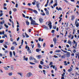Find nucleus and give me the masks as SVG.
Wrapping results in <instances>:
<instances>
[{
	"label": "nucleus",
	"mask_w": 79,
	"mask_h": 79,
	"mask_svg": "<svg viewBox=\"0 0 79 79\" xmlns=\"http://www.w3.org/2000/svg\"><path fill=\"white\" fill-rule=\"evenodd\" d=\"M23 40H22V42L21 43V44H23Z\"/></svg>",
	"instance_id": "69168bd1"
},
{
	"label": "nucleus",
	"mask_w": 79,
	"mask_h": 79,
	"mask_svg": "<svg viewBox=\"0 0 79 79\" xmlns=\"http://www.w3.org/2000/svg\"><path fill=\"white\" fill-rule=\"evenodd\" d=\"M10 58H12V56H13V54L12 53V52H11V51H10Z\"/></svg>",
	"instance_id": "f8f14e48"
},
{
	"label": "nucleus",
	"mask_w": 79,
	"mask_h": 79,
	"mask_svg": "<svg viewBox=\"0 0 79 79\" xmlns=\"http://www.w3.org/2000/svg\"><path fill=\"white\" fill-rule=\"evenodd\" d=\"M40 15L42 16H45V13L44 12L41 13Z\"/></svg>",
	"instance_id": "2eb2a0df"
},
{
	"label": "nucleus",
	"mask_w": 79,
	"mask_h": 79,
	"mask_svg": "<svg viewBox=\"0 0 79 79\" xmlns=\"http://www.w3.org/2000/svg\"><path fill=\"white\" fill-rule=\"evenodd\" d=\"M48 26H49V27L50 28V29H52V23L51 22H50L49 24H48Z\"/></svg>",
	"instance_id": "20e7f679"
},
{
	"label": "nucleus",
	"mask_w": 79,
	"mask_h": 79,
	"mask_svg": "<svg viewBox=\"0 0 79 79\" xmlns=\"http://www.w3.org/2000/svg\"><path fill=\"white\" fill-rule=\"evenodd\" d=\"M50 47H51V48H52V47H53V44H51V45H50Z\"/></svg>",
	"instance_id": "0e129e2a"
},
{
	"label": "nucleus",
	"mask_w": 79,
	"mask_h": 79,
	"mask_svg": "<svg viewBox=\"0 0 79 79\" xmlns=\"http://www.w3.org/2000/svg\"><path fill=\"white\" fill-rule=\"evenodd\" d=\"M43 27H44V29L46 30H48V27H47V26L45 25H43Z\"/></svg>",
	"instance_id": "1a4fd4ad"
},
{
	"label": "nucleus",
	"mask_w": 79,
	"mask_h": 79,
	"mask_svg": "<svg viewBox=\"0 0 79 79\" xmlns=\"http://www.w3.org/2000/svg\"><path fill=\"white\" fill-rule=\"evenodd\" d=\"M34 60H35V61H34L35 63H37L39 62L38 61L36 60V59H34Z\"/></svg>",
	"instance_id": "393cba45"
},
{
	"label": "nucleus",
	"mask_w": 79,
	"mask_h": 79,
	"mask_svg": "<svg viewBox=\"0 0 79 79\" xmlns=\"http://www.w3.org/2000/svg\"><path fill=\"white\" fill-rule=\"evenodd\" d=\"M13 53L14 56H15V57H16V56L15 55V51L13 52Z\"/></svg>",
	"instance_id": "a19ab883"
},
{
	"label": "nucleus",
	"mask_w": 79,
	"mask_h": 79,
	"mask_svg": "<svg viewBox=\"0 0 79 79\" xmlns=\"http://www.w3.org/2000/svg\"><path fill=\"white\" fill-rule=\"evenodd\" d=\"M13 10L14 11H17V10L16 9V8H15L14 9H13Z\"/></svg>",
	"instance_id": "72a5a7b5"
},
{
	"label": "nucleus",
	"mask_w": 79,
	"mask_h": 79,
	"mask_svg": "<svg viewBox=\"0 0 79 79\" xmlns=\"http://www.w3.org/2000/svg\"><path fill=\"white\" fill-rule=\"evenodd\" d=\"M32 11H33V12H34V13H35V14H37V13H38V12L36 10H32Z\"/></svg>",
	"instance_id": "4468645a"
},
{
	"label": "nucleus",
	"mask_w": 79,
	"mask_h": 79,
	"mask_svg": "<svg viewBox=\"0 0 79 79\" xmlns=\"http://www.w3.org/2000/svg\"><path fill=\"white\" fill-rule=\"evenodd\" d=\"M31 25H39L38 23H35V20H33V19H32L31 20Z\"/></svg>",
	"instance_id": "f257e3e1"
},
{
	"label": "nucleus",
	"mask_w": 79,
	"mask_h": 79,
	"mask_svg": "<svg viewBox=\"0 0 79 79\" xmlns=\"http://www.w3.org/2000/svg\"><path fill=\"white\" fill-rule=\"evenodd\" d=\"M30 64H35L33 63V62H30Z\"/></svg>",
	"instance_id": "a18cd8bd"
},
{
	"label": "nucleus",
	"mask_w": 79,
	"mask_h": 79,
	"mask_svg": "<svg viewBox=\"0 0 79 79\" xmlns=\"http://www.w3.org/2000/svg\"><path fill=\"white\" fill-rule=\"evenodd\" d=\"M39 21L40 23H42L43 22V19L40 17L39 19Z\"/></svg>",
	"instance_id": "6e6552de"
},
{
	"label": "nucleus",
	"mask_w": 79,
	"mask_h": 79,
	"mask_svg": "<svg viewBox=\"0 0 79 79\" xmlns=\"http://www.w3.org/2000/svg\"><path fill=\"white\" fill-rule=\"evenodd\" d=\"M46 44H45V43H44L43 45V46L44 47H45V46Z\"/></svg>",
	"instance_id": "13d9d810"
},
{
	"label": "nucleus",
	"mask_w": 79,
	"mask_h": 79,
	"mask_svg": "<svg viewBox=\"0 0 79 79\" xmlns=\"http://www.w3.org/2000/svg\"><path fill=\"white\" fill-rule=\"evenodd\" d=\"M36 57H37L38 59H40V58H41V56L40 55H38L36 56Z\"/></svg>",
	"instance_id": "ddd939ff"
},
{
	"label": "nucleus",
	"mask_w": 79,
	"mask_h": 79,
	"mask_svg": "<svg viewBox=\"0 0 79 79\" xmlns=\"http://www.w3.org/2000/svg\"><path fill=\"white\" fill-rule=\"evenodd\" d=\"M4 41V40H0V42L1 44H2V43H3Z\"/></svg>",
	"instance_id": "473e14b6"
},
{
	"label": "nucleus",
	"mask_w": 79,
	"mask_h": 79,
	"mask_svg": "<svg viewBox=\"0 0 79 79\" xmlns=\"http://www.w3.org/2000/svg\"><path fill=\"white\" fill-rule=\"evenodd\" d=\"M41 38H39L38 39V40H39V41H40H40H41Z\"/></svg>",
	"instance_id": "864d4df0"
},
{
	"label": "nucleus",
	"mask_w": 79,
	"mask_h": 79,
	"mask_svg": "<svg viewBox=\"0 0 79 79\" xmlns=\"http://www.w3.org/2000/svg\"><path fill=\"white\" fill-rule=\"evenodd\" d=\"M70 69H69L68 70V71L69 72H71V71H72L73 69L71 68V67L70 68Z\"/></svg>",
	"instance_id": "aec40b11"
},
{
	"label": "nucleus",
	"mask_w": 79,
	"mask_h": 79,
	"mask_svg": "<svg viewBox=\"0 0 79 79\" xmlns=\"http://www.w3.org/2000/svg\"><path fill=\"white\" fill-rule=\"evenodd\" d=\"M17 74H19V75H20V76H22V74H21V73H18Z\"/></svg>",
	"instance_id": "de8ad7c7"
},
{
	"label": "nucleus",
	"mask_w": 79,
	"mask_h": 79,
	"mask_svg": "<svg viewBox=\"0 0 79 79\" xmlns=\"http://www.w3.org/2000/svg\"><path fill=\"white\" fill-rule=\"evenodd\" d=\"M77 23H77V19H76L75 22V24H77Z\"/></svg>",
	"instance_id": "412c9836"
},
{
	"label": "nucleus",
	"mask_w": 79,
	"mask_h": 79,
	"mask_svg": "<svg viewBox=\"0 0 79 79\" xmlns=\"http://www.w3.org/2000/svg\"><path fill=\"white\" fill-rule=\"evenodd\" d=\"M18 4L17 3H16V4L15 7H16V8H18Z\"/></svg>",
	"instance_id": "5fc2aeb1"
},
{
	"label": "nucleus",
	"mask_w": 79,
	"mask_h": 79,
	"mask_svg": "<svg viewBox=\"0 0 79 79\" xmlns=\"http://www.w3.org/2000/svg\"><path fill=\"white\" fill-rule=\"evenodd\" d=\"M22 15H23V17L25 18H26V16H25V15H24L23 14H22Z\"/></svg>",
	"instance_id": "3c124183"
},
{
	"label": "nucleus",
	"mask_w": 79,
	"mask_h": 79,
	"mask_svg": "<svg viewBox=\"0 0 79 79\" xmlns=\"http://www.w3.org/2000/svg\"><path fill=\"white\" fill-rule=\"evenodd\" d=\"M76 26L77 27H79V23H76Z\"/></svg>",
	"instance_id": "c85d7f7f"
},
{
	"label": "nucleus",
	"mask_w": 79,
	"mask_h": 79,
	"mask_svg": "<svg viewBox=\"0 0 79 79\" xmlns=\"http://www.w3.org/2000/svg\"><path fill=\"white\" fill-rule=\"evenodd\" d=\"M9 52V51L8 50H5L4 51V52H5V53H8Z\"/></svg>",
	"instance_id": "f704fd0d"
},
{
	"label": "nucleus",
	"mask_w": 79,
	"mask_h": 79,
	"mask_svg": "<svg viewBox=\"0 0 79 79\" xmlns=\"http://www.w3.org/2000/svg\"><path fill=\"white\" fill-rule=\"evenodd\" d=\"M54 58H58V56H57L56 55H54Z\"/></svg>",
	"instance_id": "09e8293b"
},
{
	"label": "nucleus",
	"mask_w": 79,
	"mask_h": 79,
	"mask_svg": "<svg viewBox=\"0 0 79 79\" xmlns=\"http://www.w3.org/2000/svg\"><path fill=\"white\" fill-rule=\"evenodd\" d=\"M55 6H57V3H55V4H54L53 5V6H54V7H55Z\"/></svg>",
	"instance_id": "58836bf2"
},
{
	"label": "nucleus",
	"mask_w": 79,
	"mask_h": 79,
	"mask_svg": "<svg viewBox=\"0 0 79 79\" xmlns=\"http://www.w3.org/2000/svg\"><path fill=\"white\" fill-rule=\"evenodd\" d=\"M40 63L41 64H42V65H43V64H44V62H43L42 61H41L40 62Z\"/></svg>",
	"instance_id": "4c0bfd02"
},
{
	"label": "nucleus",
	"mask_w": 79,
	"mask_h": 79,
	"mask_svg": "<svg viewBox=\"0 0 79 79\" xmlns=\"http://www.w3.org/2000/svg\"><path fill=\"white\" fill-rule=\"evenodd\" d=\"M11 49L12 50H15V47L12 46L11 48Z\"/></svg>",
	"instance_id": "bb28decb"
},
{
	"label": "nucleus",
	"mask_w": 79,
	"mask_h": 79,
	"mask_svg": "<svg viewBox=\"0 0 79 79\" xmlns=\"http://www.w3.org/2000/svg\"><path fill=\"white\" fill-rule=\"evenodd\" d=\"M8 75L9 76H12V73H9Z\"/></svg>",
	"instance_id": "8fccbe9b"
},
{
	"label": "nucleus",
	"mask_w": 79,
	"mask_h": 79,
	"mask_svg": "<svg viewBox=\"0 0 79 79\" xmlns=\"http://www.w3.org/2000/svg\"><path fill=\"white\" fill-rule=\"evenodd\" d=\"M74 19H75V15H72L71 16V20L72 21H73V20H74Z\"/></svg>",
	"instance_id": "0eeeda50"
},
{
	"label": "nucleus",
	"mask_w": 79,
	"mask_h": 79,
	"mask_svg": "<svg viewBox=\"0 0 79 79\" xmlns=\"http://www.w3.org/2000/svg\"><path fill=\"white\" fill-rule=\"evenodd\" d=\"M28 46L27 45H26V47H25V48L26 49H27V48H28Z\"/></svg>",
	"instance_id": "680f3d73"
},
{
	"label": "nucleus",
	"mask_w": 79,
	"mask_h": 79,
	"mask_svg": "<svg viewBox=\"0 0 79 79\" xmlns=\"http://www.w3.org/2000/svg\"><path fill=\"white\" fill-rule=\"evenodd\" d=\"M31 31H32V29H29L28 30V32H31Z\"/></svg>",
	"instance_id": "bf43d9fd"
},
{
	"label": "nucleus",
	"mask_w": 79,
	"mask_h": 79,
	"mask_svg": "<svg viewBox=\"0 0 79 79\" xmlns=\"http://www.w3.org/2000/svg\"><path fill=\"white\" fill-rule=\"evenodd\" d=\"M4 26H5V27H6L7 28H8V25H6V24H4Z\"/></svg>",
	"instance_id": "7c9ffc66"
},
{
	"label": "nucleus",
	"mask_w": 79,
	"mask_h": 79,
	"mask_svg": "<svg viewBox=\"0 0 79 79\" xmlns=\"http://www.w3.org/2000/svg\"><path fill=\"white\" fill-rule=\"evenodd\" d=\"M70 56V52H67L66 53V57L69 58Z\"/></svg>",
	"instance_id": "7ed1b4c3"
},
{
	"label": "nucleus",
	"mask_w": 79,
	"mask_h": 79,
	"mask_svg": "<svg viewBox=\"0 0 79 79\" xmlns=\"http://www.w3.org/2000/svg\"><path fill=\"white\" fill-rule=\"evenodd\" d=\"M30 60H34V58H32L31 56L30 57Z\"/></svg>",
	"instance_id": "c03bdc74"
},
{
	"label": "nucleus",
	"mask_w": 79,
	"mask_h": 79,
	"mask_svg": "<svg viewBox=\"0 0 79 79\" xmlns=\"http://www.w3.org/2000/svg\"><path fill=\"white\" fill-rule=\"evenodd\" d=\"M73 13V11H72V10H71L70 12H67L66 14H69V13Z\"/></svg>",
	"instance_id": "49530a36"
},
{
	"label": "nucleus",
	"mask_w": 79,
	"mask_h": 79,
	"mask_svg": "<svg viewBox=\"0 0 79 79\" xmlns=\"http://www.w3.org/2000/svg\"><path fill=\"white\" fill-rule=\"evenodd\" d=\"M27 51H28V52L29 53H32V52H31V50L30 49V48H29V47H28V48L27 49Z\"/></svg>",
	"instance_id": "39448f33"
},
{
	"label": "nucleus",
	"mask_w": 79,
	"mask_h": 79,
	"mask_svg": "<svg viewBox=\"0 0 79 79\" xmlns=\"http://www.w3.org/2000/svg\"><path fill=\"white\" fill-rule=\"evenodd\" d=\"M26 23L27 25H29V22H28V21H27L26 22Z\"/></svg>",
	"instance_id": "2f4dec72"
},
{
	"label": "nucleus",
	"mask_w": 79,
	"mask_h": 79,
	"mask_svg": "<svg viewBox=\"0 0 79 79\" xmlns=\"http://www.w3.org/2000/svg\"><path fill=\"white\" fill-rule=\"evenodd\" d=\"M55 53H60L61 52V50H57L55 51Z\"/></svg>",
	"instance_id": "9b49d317"
},
{
	"label": "nucleus",
	"mask_w": 79,
	"mask_h": 79,
	"mask_svg": "<svg viewBox=\"0 0 79 79\" xmlns=\"http://www.w3.org/2000/svg\"><path fill=\"white\" fill-rule=\"evenodd\" d=\"M48 6V3H47L45 5V7H47Z\"/></svg>",
	"instance_id": "052dcab7"
},
{
	"label": "nucleus",
	"mask_w": 79,
	"mask_h": 79,
	"mask_svg": "<svg viewBox=\"0 0 79 79\" xmlns=\"http://www.w3.org/2000/svg\"><path fill=\"white\" fill-rule=\"evenodd\" d=\"M31 76H32V73H29L27 74V77H30Z\"/></svg>",
	"instance_id": "f03ea898"
},
{
	"label": "nucleus",
	"mask_w": 79,
	"mask_h": 79,
	"mask_svg": "<svg viewBox=\"0 0 79 79\" xmlns=\"http://www.w3.org/2000/svg\"><path fill=\"white\" fill-rule=\"evenodd\" d=\"M3 46L5 48H8V46H6V44H3Z\"/></svg>",
	"instance_id": "f3484780"
},
{
	"label": "nucleus",
	"mask_w": 79,
	"mask_h": 79,
	"mask_svg": "<svg viewBox=\"0 0 79 79\" xmlns=\"http://www.w3.org/2000/svg\"><path fill=\"white\" fill-rule=\"evenodd\" d=\"M52 64L53 63L52 62H50V64H49V65H52Z\"/></svg>",
	"instance_id": "4d7b16f0"
},
{
	"label": "nucleus",
	"mask_w": 79,
	"mask_h": 79,
	"mask_svg": "<svg viewBox=\"0 0 79 79\" xmlns=\"http://www.w3.org/2000/svg\"><path fill=\"white\" fill-rule=\"evenodd\" d=\"M60 11H61L62 10V9L60 7H59L58 8V11H60Z\"/></svg>",
	"instance_id": "e433bc0d"
},
{
	"label": "nucleus",
	"mask_w": 79,
	"mask_h": 79,
	"mask_svg": "<svg viewBox=\"0 0 79 79\" xmlns=\"http://www.w3.org/2000/svg\"><path fill=\"white\" fill-rule=\"evenodd\" d=\"M39 68H40V69H42V65H39Z\"/></svg>",
	"instance_id": "37998d69"
},
{
	"label": "nucleus",
	"mask_w": 79,
	"mask_h": 79,
	"mask_svg": "<svg viewBox=\"0 0 79 79\" xmlns=\"http://www.w3.org/2000/svg\"><path fill=\"white\" fill-rule=\"evenodd\" d=\"M27 59H28L27 57L25 58V60H26V61H27Z\"/></svg>",
	"instance_id": "774afa93"
},
{
	"label": "nucleus",
	"mask_w": 79,
	"mask_h": 79,
	"mask_svg": "<svg viewBox=\"0 0 79 79\" xmlns=\"http://www.w3.org/2000/svg\"><path fill=\"white\" fill-rule=\"evenodd\" d=\"M40 51H41V49H36V52H40Z\"/></svg>",
	"instance_id": "9d476101"
},
{
	"label": "nucleus",
	"mask_w": 79,
	"mask_h": 79,
	"mask_svg": "<svg viewBox=\"0 0 79 79\" xmlns=\"http://www.w3.org/2000/svg\"><path fill=\"white\" fill-rule=\"evenodd\" d=\"M36 6H37V7L38 8H39V3H38V4H37V5H36Z\"/></svg>",
	"instance_id": "c756f323"
},
{
	"label": "nucleus",
	"mask_w": 79,
	"mask_h": 79,
	"mask_svg": "<svg viewBox=\"0 0 79 79\" xmlns=\"http://www.w3.org/2000/svg\"><path fill=\"white\" fill-rule=\"evenodd\" d=\"M1 29H3V26L2 25H0V30H1Z\"/></svg>",
	"instance_id": "c9c22d12"
},
{
	"label": "nucleus",
	"mask_w": 79,
	"mask_h": 79,
	"mask_svg": "<svg viewBox=\"0 0 79 79\" xmlns=\"http://www.w3.org/2000/svg\"><path fill=\"white\" fill-rule=\"evenodd\" d=\"M4 68L5 69V70H8V69L6 67H4Z\"/></svg>",
	"instance_id": "ea45409f"
},
{
	"label": "nucleus",
	"mask_w": 79,
	"mask_h": 79,
	"mask_svg": "<svg viewBox=\"0 0 79 79\" xmlns=\"http://www.w3.org/2000/svg\"><path fill=\"white\" fill-rule=\"evenodd\" d=\"M64 64L65 65V66H67L68 65V64H67V62L66 61H64Z\"/></svg>",
	"instance_id": "dca6fc26"
},
{
	"label": "nucleus",
	"mask_w": 79,
	"mask_h": 79,
	"mask_svg": "<svg viewBox=\"0 0 79 79\" xmlns=\"http://www.w3.org/2000/svg\"><path fill=\"white\" fill-rule=\"evenodd\" d=\"M9 15H11V11H9Z\"/></svg>",
	"instance_id": "338daca9"
},
{
	"label": "nucleus",
	"mask_w": 79,
	"mask_h": 79,
	"mask_svg": "<svg viewBox=\"0 0 79 79\" xmlns=\"http://www.w3.org/2000/svg\"><path fill=\"white\" fill-rule=\"evenodd\" d=\"M12 26L13 28H14V23L13 22H12Z\"/></svg>",
	"instance_id": "79ce46f5"
},
{
	"label": "nucleus",
	"mask_w": 79,
	"mask_h": 79,
	"mask_svg": "<svg viewBox=\"0 0 79 79\" xmlns=\"http://www.w3.org/2000/svg\"><path fill=\"white\" fill-rule=\"evenodd\" d=\"M12 44H14V45H17V43H16V42H14Z\"/></svg>",
	"instance_id": "a878e982"
},
{
	"label": "nucleus",
	"mask_w": 79,
	"mask_h": 79,
	"mask_svg": "<svg viewBox=\"0 0 79 79\" xmlns=\"http://www.w3.org/2000/svg\"><path fill=\"white\" fill-rule=\"evenodd\" d=\"M71 36H72V35H71V34H70L68 36V37H69V38H70Z\"/></svg>",
	"instance_id": "603ef678"
},
{
	"label": "nucleus",
	"mask_w": 79,
	"mask_h": 79,
	"mask_svg": "<svg viewBox=\"0 0 79 79\" xmlns=\"http://www.w3.org/2000/svg\"><path fill=\"white\" fill-rule=\"evenodd\" d=\"M55 55H56L57 56H58L59 57H61V55L60 54L57 53V54H56Z\"/></svg>",
	"instance_id": "4be33fe9"
},
{
	"label": "nucleus",
	"mask_w": 79,
	"mask_h": 79,
	"mask_svg": "<svg viewBox=\"0 0 79 79\" xmlns=\"http://www.w3.org/2000/svg\"><path fill=\"white\" fill-rule=\"evenodd\" d=\"M2 16H3V13H2L1 14H0V17Z\"/></svg>",
	"instance_id": "e2e57ef3"
},
{
	"label": "nucleus",
	"mask_w": 79,
	"mask_h": 79,
	"mask_svg": "<svg viewBox=\"0 0 79 79\" xmlns=\"http://www.w3.org/2000/svg\"><path fill=\"white\" fill-rule=\"evenodd\" d=\"M61 58L62 59H65V56H61Z\"/></svg>",
	"instance_id": "cd10ccee"
},
{
	"label": "nucleus",
	"mask_w": 79,
	"mask_h": 79,
	"mask_svg": "<svg viewBox=\"0 0 79 79\" xmlns=\"http://www.w3.org/2000/svg\"><path fill=\"white\" fill-rule=\"evenodd\" d=\"M53 28L54 29H56V26H54L53 27Z\"/></svg>",
	"instance_id": "6e6d98bb"
},
{
	"label": "nucleus",
	"mask_w": 79,
	"mask_h": 79,
	"mask_svg": "<svg viewBox=\"0 0 79 79\" xmlns=\"http://www.w3.org/2000/svg\"><path fill=\"white\" fill-rule=\"evenodd\" d=\"M46 14L48 15H49V11H48V10H47V11H46Z\"/></svg>",
	"instance_id": "6ab92c4d"
},
{
	"label": "nucleus",
	"mask_w": 79,
	"mask_h": 79,
	"mask_svg": "<svg viewBox=\"0 0 79 79\" xmlns=\"http://www.w3.org/2000/svg\"><path fill=\"white\" fill-rule=\"evenodd\" d=\"M53 41L54 42V44H56V38H54L53 39Z\"/></svg>",
	"instance_id": "423d86ee"
},
{
	"label": "nucleus",
	"mask_w": 79,
	"mask_h": 79,
	"mask_svg": "<svg viewBox=\"0 0 79 79\" xmlns=\"http://www.w3.org/2000/svg\"><path fill=\"white\" fill-rule=\"evenodd\" d=\"M38 48H41V46H40V44L39 43H38Z\"/></svg>",
	"instance_id": "5701e85b"
},
{
	"label": "nucleus",
	"mask_w": 79,
	"mask_h": 79,
	"mask_svg": "<svg viewBox=\"0 0 79 79\" xmlns=\"http://www.w3.org/2000/svg\"><path fill=\"white\" fill-rule=\"evenodd\" d=\"M68 43L70 45H71L72 42H71V41H70V40H69L68 41Z\"/></svg>",
	"instance_id": "a211bd4d"
},
{
	"label": "nucleus",
	"mask_w": 79,
	"mask_h": 79,
	"mask_svg": "<svg viewBox=\"0 0 79 79\" xmlns=\"http://www.w3.org/2000/svg\"><path fill=\"white\" fill-rule=\"evenodd\" d=\"M25 35H26L27 38L29 37V35H27V34L26 33H25Z\"/></svg>",
	"instance_id": "b1692460"
}]
</instances>
